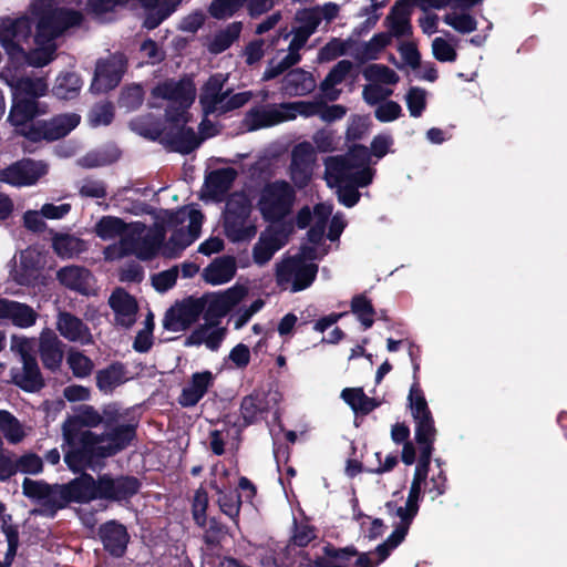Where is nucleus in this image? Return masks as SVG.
I'll use <instances>...</instances> for the list:
<instances>
[{
  "label": "nucleus",
  "instance_id": "obj_1",
  "mask_svg": "<svg viewBox=\"0 0 567 567\" xmlns=\"http://www.w3.org/2000/svg\"><path fill=\"white\" fill-rule=\"evenodd\" d=\"M202 213L193 205L176 212H165L163 224L152 230L141 221L125 223L120 217L103 216L94 226V233L102 240L120 239L117 246L104 250L106 259H115L127 254L140 259H150L157 251L168 258L177 257L192 245L200 234Z\"/></svg>",
  "mask_w": 567,
  "mask_h": 567
},
{
  "label": "nucleus",
  "instance_id": "obj_2",
  "mask_svg": "<svg viewBox=\"0 0 567 567\" xmlns=\"http://www.w3.org/2000/svg\"><path fill=\"white\" fill-rule=\"evenodd\" d=\"M31 16L32 20L29 17L0 20V44L9 58L0 74L10 69L17 79H22L18 70L24 64H48L56 49L54 39L81 21V14L75 11L54 9L52 0H33Z\"/></svg>",
  "mask_w": 567,
  "mask_h": 567
},
{
  "label": "nucleus",
  "instance_id": "obj_3",
  "mask_svg": "<svg viewBox=\"0 0 567 567\" xmlns=\"http://www.w3.org/2000/svg\"><path fill=\"white\" fill-rule=\"evenodd\" d=\"M101 422L102 416L93 406L82 405L63 423L64 461L72 471L92 467L95 458L117 453L134 437L135 427L132 424L121 425L103 436L87 430Z\"/></svg>",
  "mask_w": 567,
  "mask_h": 567
},
{
  "label": "nucleus",
  "instance_id": "obj_4",
  "mask_svg": "<svg viewBox=\"0 0 567 567\" xmlns=\"http://www.w3.org/2000/svg\"><path fill=\"white\" fill-rule=\"evenodd\" d=\"M4 83L11 89L12 106L8 121L17 132L31 141L59 140L80 123V116L75 113L62 114L43 124H33V118L45 112L35 101L48 92V83L43 78L17 79L10 69L2 72Z\"/></svg>",
  "mask_w": 567,
  "mask_h": 567
},
{
  "label": "nucleus",
  "instance_id": "obj_5",
  "mask_svg": "<svg viewBox=\"0 0 567 567\" xmlns=\"http://www.w3.org/2000/svg\"><path fill=\"white\" fill-rule=\"evenodd\" d=\"M332 214V205L318 204L313 212L309 207H302L297 215L299 228L311 226L308 231V243L300 251L290 258L284 259L277 265V284L292 292L305 290L316 279L318 266L313 262L328 254L323 243L326 225Z\"/></svg>",
  "mask_w": 567,
  "mask_h": 567
},
{
  "label": "nucleus",
  "instance_id": "obj_6",
  "mask_svg": "<svg viewBox=\"0 0 567 567\" xmlns=\"http://www.w3.org/2000/svg\"><path fill=\"white\" fill-rule=\"evenodd\" d=\"M324 165L328 186L337 188L339 202L347 207L358 203L357 188L368 186L374 176L368 148L363 145L353 146L344 156L328 157Z\"/></svg>",
  "mask_w": 567,
  "mask_h": 567
},
{
  "label": "nucleus",
  "instance_id": "obj_7",
  "mask_svg": "<svg viewBox=\"0 0 567 567\" xmlns=\"http://www.w3.org/2000/svg\"><path fill=\"white\" fill-rule=\"evenodd\" d=\"M153 97L164 100L168 126L166 135L171 137L176 150L189 153L197 146L195 133L186 126L187 109L195 100L196 89L190 79L165 81L153 89Z\"/></svg>",
  "mask_w": 567,
  "mask_h": 567
},
{
  "label": "nucleus",
  "instance_id": "obj_8",
  "mask_svg": "<svg viewBox=\"0 0 567 567\" xmlns=\"http://www.w3.org/2000/svg\"><path fill=\"white\" fill-rule=\"evenodd\" d=\"M299 25L293 30L288 53L280 60H271L264 73V80H270L282 73L300 60L299 50L306 44L308 38L316 31L320 21L316 8L305 9L297 13Z\"/></svg>",
  "mask_w": 567,
  "mask_h": 567
},
{
  "label": "nucleus",
  "instance_id": "obj_9",
  "mask_svg": "<svg viewBox=\"0 0 567 567\" xmlns=\"http://www.w3.org/2000/svg\"><path fill=\"white\" fill-rule=\"evenodd\" d=\"M251 210V202L246 194L235 193L229 197L224 214V229L230 241H248L255 237L257 226Z\"/></svg>",
  "mask_w": 567,
  "mask_h": 567
},
{
  "label": "nucleus",
  "instance_id": "obj_10",
  "mask_svg": "<svg viewBox=\"0 0 567 567\" xmlns=\"http://www.w3.org/2000/svg\"><path fill=\"white\" fill-rule=\"evenodd\" d=\"M426 475L414 473L408 498L403 504L388 502L385 504L386 513L392 519L393 532L386 538L392 547L399 546L405 538L413 518L419 512V502L421 498L422 482Z\"/></svg>",
  "mask_w": 567,
  "mask_h": 567
},
{
  "label": "nucleus",
  "instance_id": "obj_11",
  "mask_svg": "<svg viewBox=\"0 0 567 567\" xmlns=\"http://www.w3.org/2000/svg\"><path fill=\"white\" fill-rule=\"evenodd\" d=\"M295 202V188L286 181H276L262 187L257 207L265 220L275 223L290 215Z\"/></svg>",
  "mask_w": 567,
  "mask_h": 567
},
{
  "label": "nucleus",
  "instance_id": "obj_12",
  "mask_svg": "<svg viewBox=\"0 0 567 567\" xmlns=\"http://www.w3.org/2000/svg\"><path fill=\"white\" fill-rule=\"evenodd\" d=\"M289 237V229L285 226L270 225L259 235L257 243L252 247V260L258 266H264L281 247H284Z\"/></svg>",
  "mask_w": 567,
  "mask_h": 567
},
{
  "label": "nucleus",
  "instance_id": "obj_13",
  "mask_svg": "<svg viewBox=\"0 0 567 567\" xmlns=\"http://www.w3.org/2000/svg\"><path fill=\"white\" fill-rule=\"evenodd\" d=\"M316 163L315 147L309 142L296 145L291 153L289 176L295 187H306L312 178Z\"/></svg>",
  "mask_w": 567,
  "mask_h": 567
},
{
  "label": "nucleus",
  "instance_id": "obj_14",
  "mask_svg": "<svg viewBox=\"0 0 567 567\" xmlns=\"http://www.w3.org/2000/svg\"><path fill=\"white\" fill-rule=\"evenodd\" d=\"M48 173L43 162L32 159L19 161L0 172V181L11 186H30Z\"/></svg>",
  "mask_w": 567,
  "mask_h": 567
},
{
  "label": "nucleus",
  "instance_id": "obj_15",
  "mask_svg": "<svg viewBox=\"0 0 567 567\" xmlns=\"http://www.w3.org/2000/svg\"><path fill=\"white\" fill-rule=\"evenodd\" d=\"M278 403L277 393L255 391L245 396L240 404V417L243 425L247 426L266 419Z\"/></svg>",
  "mask_w": 567,
  "mask_h": 567
},
{
  "label": "nucleus",
  "instance_id": "obj_16",
  "mask_svg": "<svg viewBox=\"0 0 567 567\" xmlns=\"http://www.w3.org/2000/svg\"><path fill=\"white\" fill-rule=\"evenodd\" d=\"M202 301L186 299L173 306L165 315L163 326L166 330L179 332L190 327L203 312Z\"/></svg>",
  "mask_w": 567,
  "mask_h": 567
},
{
  "label": "nucleus",
  "instance_id": "obj_17",
  "mask_svg": "<svg viewBox=\"0 0 567 567\" xmlns=\"http://www.w3.org/2000/svg\"><path fill=\"white\" fill-rule=\"evenodd\" d=\"M126 61L122 54H114L99 61L91 85L94 92H104L115 87L125 71Z\"/></svg>",
  "mask_w": 567,
  "mask_h": 567
},
{
  "label": "nucleus",
  "instance_id": "obj_18",
  "mask_svg": "<svg viewBox=\"0 0 567 567\" xmlns=\"http://www.w3.org/2000/svg\"><path fill=\"white\" fill-rule=\"evenodd\" d=\"M42 264L41 252L37 248L29 247L14 258L10 278L19 285L29 286L38 278Z\"/></svg>",
  "mask_w": 567,
  "mask_h": 567
},
{
  "label": "nucleus",
  "instance_id": "obj_19",
  "mask_svg": "<svg viewBox=\"0 0 567 567\" xmlns=\"http://www.w3.org/2000/svg\"><path fill=\"white\" fill-rule=\"evenodd\" d=\"M286 121L284 103L252 107L245 116L243 126L247 131L270 127Z\"/></svg>",
  "mask_w": 567,
  "mask_h": 567
},
{
  "label": "nucleus",
  "instance_id": "obj_20",
  "mask_svg": "<svg viewBox=\"0 0 567 567\" xmlns=\"http://www.w3.org/2000/svg\"><path fill=\"white\" fill-rule=\"evenodd\" d=\"M414 421L415 439L421 449V457L419 464L416 465L415 473L426 475L432 453V443L435 436L434 423L432 415L414 419Z\"/></svg>",
  "mask_w": 567,
  "mask_h": 567
},
{
  "label": "nucleus",
  "instance_id": "obj_21",
  "mask_svg": "<svg viewBox=\"0 0 567 567\" xmlns=\"http://www.w3.org/2000/svg\"><path fill=\"white\" fill-rule=\"evenodd\" d=\"M56 329L64 339L71 342L90 344L93 341L89 327L81 319L69 312H60L58 315Z\"/></svg>",
  "mask_w": 567,
  "mask_h": 567
},
{
  "label": "nucleus",
  "instance_id": "obj_22",
  "mask_svg": "<svg viewBox=\"0 0 567 567\" xmlns=\"http://www.w3.org/2000/svg\"><path fill=\"white\" fill-rule=\"evenodd\" d=\"M385 27L388 28L390 34V39L392 37L395 38H406L412 34V25H411V9L406 1H399L391 9L390 13L385 18Z\"/></svg>",
  "mask_w": 567,
  "mask_h": 567
},
{
  "label": "nucleus",
  "instance_id": "obj_23",
  "mask_svg": "<svg viewBox=\"0 0 567 567\" xmlns=\"http://www.w3.org/2000/svg\"><path fill=\"white\" fill-rule=\"evenodd\" d=\"M115 320L123 327H131L136 320L137 303L125 290L116 289L109 299Z\"/></svg>",
  "mask_w": 567,
  "mask_h": 567
},
{
  "label": "nucleus",
  "instance_id": "obj_24",
  "mask_svg": "<svg viewBox=\"0 0 567 567\" xmlns=\"http://www.w3.org/2000/svg\"><path fill=\"white\" fill-rule=\"evenodd\" d=\"M102 498L122 501L138 491V482L133 477H101Z\"/></svg>",
  "mask_w": 567,
  "mask_h": 567
},
{
  "label": "nucleus",
  "instance_id": "obj_25",
  "mask_svg": "<svg viewBox=\"0 0 567 567\" xmlns=\"http://www.w3.org/2000/svg\"><path fill=\"white\" fill-rule=\"evenodd\" d=\"M236 175V171L230 167L210 172L205 179L204 196L219 200L230 188Z\"/></svg>",
  "mask_w": 567,
  "mask_h": 567
},
{
  "label": "nucleus",
  "instance_id": "obj_26",
  "mask_svg": "<svg viewBox=\"0 0 567 567\" xmlns=\"http://www.w3.org/2000/svg\"><path fill=\"white\" fill-rule=\"evenodd\" d=\"M39 350L41 360L45 368L55 370L60 367L63 358L61 341L51 329H44L40 333Z\"/></svg>",
  "mask_w": 567,
  "mask_h": 567
},
{
  "label": "nucleus",
  "instance_id": "obj_27",
  "mask_svg": "<svg viewBox=\"0 0 567 567\" xmlns=\"http://www.w3.org/2000/svg\"><path fill=\"white\" fill-rule=\"evenodd\" d=\"M56 278L61 285L76 290L81 293L89 295L92 291V276L89 270L80 266H66L61 268Z\"/></svg>",
  "mask_w": 567,
  "mask_h": 567
},
{
  "label": "nucleus",
  "instance_id": "obj_28",
  "mask_svg": "<svg viewBox=\"0 0 567 567\" xmlns=\"http://www.w3.org/2000/svg\"><path fill=\"white\" fill-rule=\"evenodd\" d=\"M214 377L209 371L194 373L189 383L183 389L179 403L183 406H194L212 386Z\"/></svg>",
  "mask_w": 567,
  "mask_h": 567
},
{
  "label": "nucleus",
  "instance_id": "obj_29",
  "mask_svg": "<svg viewBox=\"0 0 567 567\" xmlns=\"http://www.w3.org/2000/svg\"><path fill=\"white\" fill-rule=\"evenodd\" d=\"M146 10L144 25L147 29L156 28L168 18L181 4L182 0H137Z\"/></svg>",
  "mask_w": 567,
  "mask_h": 567
},
{
  "label": "nucleus",
  "instance_id": "obj_30",
  "mask_svg": "<svg viewBox=\"0 0 567 567\" xmlns=\"http://www.w3.org/2000/svg\"><path fill=\"white\" fill-rule=\"evenodd\" d=\"M226 330L214 323H206L195 329L186 339V346L205 344L209 350H217L225 338Z\"/></svg>",
  "mask_w": 567,
  "mask_h": 567
},
{
  "label": "nucleus",
  "instance_id": "obj_31",
  "mask_svg": "<svg viewBox=\"0 0 567 567\" xmlns=\"http://www.w3.org/2000/svg\"><path fill=\"white\" fill-rule=\"evenodd\" d=\"M100 533L106 550L114 556H122L128 543L126 528L116 522H109L101 527Z\"/></svg>",
  "mask_w": 567,
  "mask_h": 567
},
{
  "label": "nucleus",
  "instance_id": "obj_32",
  "mask_svg": "<svg viewBox=\"0 0 567 567\" xmlns=\"http://www.w3.org/2000/svg\"><path fill=\"white\" fill-rule=\"evenodd\" d=\"M236 274V261L233 257L216 258L204 269L203 277L206 282L214 286L230 281Z\"/></svg>",
  "mask_w": 567,
  "mask_h": 567
},
{
  "label": "nucleus",
  "instance_id": "obj_33",
  "mask_svg": "<svg viewBox=\"0 0 567 567\" xmlns=\"http://www.w3.org/2000/svg\"><path fill=\"white\" fill-rule=\"evenodd\" d=\"M227 76L224 74H215L206 82L200 94V104L205 113H217L218 106L224 99L223 90Z\"/></svg>",
  "mask_w": 567,
  "mask_h": 567
},
{
  "label": "nucleus",
  "instance_id": "obj_34",
  "mask_svg": "<svg viewBox=\"0 0 567 567\" xmlns=\"http://www.w3.org/2000/svg\"><path fill=\"white\" fill-rule=\"evenodd\" d=\"M213 488L218 495L217 502L224 514L235 518L240 509V498L233 488V484L225 482L224 477L215 478L212 483Z\"/></svg>",
  "mask_w": 567,
  "mask_h": 567
},
{
  "label": "nucleus",
  "instance_id": "obj_35",
  "mask_svg": "<svg viewBox=\"0 0 567 567\" xmlns=\"http://www.w3.org/2000/svg\"><path fill=\"white\" fill-rule=\"evenodd\" d=\"M71 502H89L95 498H102L101 478L95 482L90 475L81 477L68 484Z\"/></svg>",
  "mask_w": 567,
  "mask_h": 567
},
{
  "label": "nucleus",
  "instance_id": "obj_36",
  "mask_svg": "<svg viewBox=\"0 0 567 567\" xmlns=\"http://www.w3.org/2000/svg\"><path fill=\"white\" fill-rule=\"evenodd\" d=\"M352 63L348 60L339 61L333 69L328 73L326 79L320 85L323 95L334 101L339 97L341 91L337 87L352 70Z\"/></svg>",
  "mask_w": 567,
  "mask_h": 567
},
{
  "label": "nucleus",
  "instance_id": "obj_37",
  "mask_svg": "<svg viewBox=\"0 0 567 567\" xmlns=\"http://www.w3.org/2000/svg\"><path fill=\"white\" fill-rule=\"evenodd\" d=\"M316 87L311 73L301 69L290 71L284 79V89L290 95H306Z\"/></svg>",
  "mask_w": 567,
  "mask_h": 567
},
{
  "label": "nucleus",
  "instance_id": "obj_38",
  "mask_svg": "<svg viewBox=\"0 0 567 567\" xmlns=\"http://www.w3.org/2000/svg\"><path fill=\"white\" fill-rule=\"evenodd\" d=\"M13 381L25 391H37L43 385V380L37 360L22 362V368L13 372Z\"/></svg>",
  "mask_w": 567,
  "mask_h": 567
},
{
  "label": "nucleus",
  "instance_id": "obj_39",
  "mask_svg": "<svg viewBox=\"0 0 567 567\" xmlns=\"http://www.w3.org/2000/svg\"><path fill=\"white\" fill-rule=\"evenodd\" d=\"M128 380L124 367L120 363L112 364L103 369L96 374V385L99 390L105 394H110L113 390Z\"/></svg>",
  "mask_w": 567,
  "mask_h": 567
},
{
  "label": "nucleus",
  "instance_id": "obj_40",
  "mask_svg": "<svg viewBox=\"0 0 567 567\" xmlns=\"http://www.w3.org/2000/svg\"><path fill=\"white\" fill-rule=\"evenodd\" d=\"M37 319L38 313L31 306L14 300H11L10 306H8L4 318V320L21 329L34 326Z\"/></svg>",
  "mask_w": 567,
  "mask_h": 567
},
{
  "label": "nucleus",
  "instance_id": "obj_41",
  "mask_svg": "<svg viewBox=\"0 0 567 567\" xmlns=\"http://www.w3.org/2000/svg\"><path fill=\"white\" fill-rule=\"evenodd\" d=\"M52 247L61 258H73L85 250L84 241L69 234H55L52 238Z\"/></svg>",
  "mask_w": 567,
  "mask_h": 567
},
{
  "label": "nucleus",
  "instance_id": "obj_42",
  "mask_svg": "<svg viewBox=\"0 0 567 567\" xmlns=\"http://www.w3.org/2000/svg\"><path fill=\"white\" fill-rule=\"evenodd\" d=\"M443 22L458 33H471L476 30L477 21L467 10L454 8L443 16Z\"/></svg>",
  "mask_w": 567,
  "mask_h": 567
},
{
  "label": "nucleus",
  "instance_id": "obj_43",
  "mask_svg": "<svg viewBox=\"0 0 567 567\" xmlns=\"http://www.w3.org/2000/svg\"><path fill=\"white\" fill-rule=\"evenodd\" d=\"M390 42V34L386 32L377 33L368 42L355 43L354 56L359 60H374Z\"/></svg>",
  "mask_w": 567,
  "mask_h": 567
},
{
  "label": "nucleus",
  "instance_id": "obj_44",
  "mask_svg": "<svg viewBox=\"0 0 567 567\" xmlns=\"http://www.w3.org/2000/svg\"><path fill=\"white\" fill-rule=\"evenodd\" d=\"M81 85L82 83L78 74L65 72L56 78L52 91L56 97L68 100L78 95Z\"/></svg>",
  "mask_w": 567,
  "mask_h": 567
},
{
  "label": "nucleus",
  "instance_id": "obj_45",
  "mask_svg": "<svg viewBox=\"0 0 567 567\" xmlns=\"http://www.w3.org/2000/svg\"><path fill=\"white\" fill-rule=\"evenodd\" d=\"M0 431L12 444L20 443L27 436L24 426L7 411H0Z\"/></svg>",
  "mask_w": 567,
  "mask_h": 567
},
{
  "label": "nucleus",
  "instance_id": "obj_46",
  "mask_svg": "<svg viewBox=\"0 0 567 567\" xmlns=\"http://www.w3.org/2000/svg\"><path fill=\"white\" fill-rule=\"evenodd\" d=\"M323 550V556L316 559V567H344V561L357 554L352 547L336 549L327 546Z\"/></svg>",
  "mask_w": 567,
  "mask_h": 567
},
{
  "label": "nucleus",
  "instance_id": "obj_47",
  "mask_svg": "<svg viewBox=\"0 0 567 567\" xmlns=\"http://www.w3.org/2000/svg\"><path fill=\"white\" fill-rule=\"evenodd\" d=\"M341 398L354 412L368 413L377 406L375 402L368 398L362 389L359 388L344 389L341 392Z\"/></svg>",
  "mask_w": 567,
  "mask_h": 567
},
{
  "label": "nucleus",
  "instance_id": "obj_48",
  "mask_svg": "<svg viewBox=\"0 0 567 567\" xmlns=\"http://www.w3.org/2000/svg\"><path fill=\"white\" fill-rule=\"evenodd\" d=\"M355 42L351 39L341 40L332 39L319 52L320 61H331L343 54H352L354 56Z\"/></svg>",
  "mask_w": 567,
  "mask_h": 567
},
{
  "label": "nucleus",
  "instance_id": "obj_49",
  "mask_svg": "<svg viewBox=\"0 0 567 567\" xmlns=\"http://www.w3.org/2000/svg\"><path fill=\"white\" fill-rule=\"evenodd\" d=\"M66 363L73 375L79 379L89 377L94 369L92 360L81 351L74 349L68 352Z\"/></svg>",
  "mask_w": 567,
  "mask_h": 567
},
{
  "label": "nucleus",
  "instance_id": "obj_50",
  "mask_svg": "<svg viewBox=\"0 0 567 567\" xmlns=\"http://www.w3.org/2000/svg\"><path fill=\"white\" fill-rule=\"evenodd\" d=\"M363 76L368 82H375L384 86L398 83L399 75L383 64H371L363 70Z\"/></svg>",
  "mask_w": 567,
  "mask_h": 567
},
{
  "label": "nucleus",
  "instance_id": "obj_51",
  "mask_svg": "<svg viewBox=\"0 0 567 567\" xmlns=\"http://www.w3.org/2000/svg\"><path fill=\"white\" fill-rule=\"evenodd\" d=\"M320 104L321 102L319 101H297L284 103L286 121L295 120L298 115L305 117L319 115Z\"/></svg>",
  "mask_w": 567,
  "mask_h": 567
},
{
  "label": "nucleus",
  "instance_id": "obj_52",
  "mask_svg": "<svg viewBox=\"0 0 567 567\" xmlns=\"http://www.w3.org/2000/svg\"><path fill=\"white\" fill-rule=\"evenodd\" d=\"M408 400L413 419H421L431 415L423 391L416 380L410 388Z\"/></svg>",
  "mask_w": 567,
  "mask_h": 567
},
{
  "label": "nucleus",
  "instance_id": "obj_53",
  "mask_svg": "<svg viewBox=\"0 0 567 567\" xmlns=\"http://www.w3.org/2000/svg\"><path fill=\"white\" fill-rule=\"evenodd\" d=\"M394 548L395 547H392V544H389V542L385 540L380 544L374 551L360 554L355 565L357 567H377L388 558Z\"/></svg>",
  "mask_w": 567,
  "mask_h": 567
},
{
  "label": "nucleus",
  "instance_id": "obj_54",
  "mask_svg": "<svg viewBox=\"0 0 567 567\" xmlns=\"http://www.w3.org/2000/svg\"><path fill=\"white\" fill-rule=\"evenodd\" d=\"M353 517L358 520L364 537L375 539L384 533V524L380 518H372L355 509L353 511Z\"/></svg>",
  "mask_w": 567,
  "mask_h": 567
},
{
  "label": "nucleus",
  "instance_id": "obj_55",
  "mask_svg": "<svg viewBox=\"0 0 567 567\" xmlns=\"http://www.w3.org/2000/svg\"><path fill=\"white\" fill-rule=\"evenodd\" d=\"M37 341L34 338L12 336L10 350L20 357L21 362L35 360Z\"/></svg>",
  "mask_w": 567,
  "mask_h": 567
},
{
  "label": "nucleus",
  "instance_id": "obj_56",
  "mask_svg": "<svg viewBox=\"0 0 567 567\" xmlns=\"http://www.w3.org/2000/svg\"><path fill=\"white\" fill-rule=\"evenodd\" d=\"M427 93L420 87H411L405 95V103L412 117H420L426 107Z\"/></svg>",
  "mask_w": 567,
  "mask_h": 567
},
{
  "label": "nucleus",
  "instance_id": "obj_57",
  "mask_svg": "<svg viewBox=\"0 0 567 567\" xmlns=\"http://www.w3.org/2000/svg\"><path fill=\"white\" fill-rule=\"evenodd\" d=\"M69 502L71 498L68 485H54L49 486L42 505L55 509L64 507Z\"/></svg>",
  "mask_w": 567,
  "mask_h": 567
},
{
  "label": "nucleus",
  "instance_id": "obj_58",
  "mask_svg": "<svg viewBox=\"0 0 567 567\" xmlns=\"http://www.w3.org/2000/svg\"><path fill=\"white\" fill-rule=\"evenodd\" d=\"M351 310L365 329L373 324V308L364 296H355L351 302Z\"/></svg>",
  "mask_w": 567,
  "mask_h": 567
},
{
  "label": "nucleus",
  "instance_id": "obj_59",
  "mask_svg": "<svg viewBox=\"0 0 567 567\" xmlns=\"http://www.w3.org/2000/svg\"><path fill=\"white\" fill-rule=\"evenodd\" d=\"M431 50L432 55L440 62H454L457 58L455 47L442 37L433 39Z\"/></svg>",
  "mask_w": 567,
  "mask_h": 567
},
{
  "label": "nucleus",
  "instance_id": "obj_60",
  "mask_svg": "<svg viewBox=\"0 0 567 567\" xmlns=\"http://www.w3.org/2000/svg\"><path fill=\"white\" fill-rule=\"evenodd\" d=\"M247 0H214L209 7L210 14L216 19H227L237 12Z\"/></svg>",
  "mask_w": 567,
  "mask_h": 567
},
{
  "label": "nucleus",
  "instance_id": "obj_61",
  "mask_svg": "<svg viewBox=\"0 0 567 567\" xmlns=\"http://www.w3.org/2000/svg\"><path fill=\"white\" fill-rule=\"evenodd\" d=\"M374 117L381 123H391L402 115L401 105L391 100L375 104Z\"/></svg>",
  "mask_w": 567,
  "mask_h": 567
},
{
  "label": "nucleus",
  "instance_id": "obj_62",
  "mask_svg": "<svg viewBox=\"0 0 567 567\" xmlns=\"http://www.w3.org/2000/svg\"><path fill=\"white\" fill-rule=\"evenodd\" d=\"M251 97L252 93L250 91L234 93L229 90H225L224 99H221L217 113H225L241 107Z\"/></svg>",
  "mask_w": 567,
  "mask_h": 567
},
{
  "label": "nucleus",
  "instance_id": "obj_63",
  "mask_svg": "<svg viewBox=\"0 0 567 567\" xmlns=\"http://www.w3.org/2000/svg\"><path fill=\"white\" fill-rule=\"evenodd\" d=\"M393 91L389 89L388 86H384L382 84H378L375 82H369L362 91L363 100L370 104L375 105L378 103H381L383 101H386V99L392 95Z\"/></svg>",
  "mask_w": 567,
  "mask_h": 567
},
{
  "label": "nucleus",
  "instance_id": "obj_64",
  "mask_svg": "<svg viewBox=\"0 0 567 567\" xmlns=\"http://www.w3.org/2000/svg\"><path fill=\"white\" fill-rule=\"evenodd\" d=\"M394 144V140L392 135L388 133H381L373 137L370 148L371 152L368 151L370 158L374 156L377 159H381L386 154L392 152V146Z\"/></svg>",
  "mask_w": 567,
  "mask_h": 567
}]
</instances>
